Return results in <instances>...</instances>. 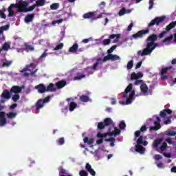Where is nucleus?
Returning a JSON list of instances; mask_svg holds the SVG:
<instances>
[{"instance_id":"f257e3e1","label":"nucleus","mask_w":176,"mask_h":176,"mask_svg":"<svg viewBox=\"0 0 176 176\" xmlns=\"http://www.w3.org/2000/svg\"><path fill=\"white\" fill-rule=\"evenodd\" d=\"M157 46H159V44L155 42L150 45H146V48L143 49V50L138 51V56H141V57L144 56H149Z\"/></svg>"},{"instance_id":"f03ea898","label":"nucleus","mask_w":176,"mask_h":176,"mask_svg":"<svg viewBox=\"0 0 176 176\" xmlns=\"http://www.w3.org/2000/svg\"><path fill=\"white\" fill-rule=\"evenodd\" d=\"M120 129H118L117 127L112 126L109 128L107 133L102 134L100 132L98 133L97 137L98 138H105L107 135H114L115 137H116V135H119V134H120Z\"/></svg>"},{"instance_id":"7ed1b4c3","label":"nucleus","mask_w":176,"mask_h":176,"mask_svg":"<svg viewBox=\"0 0 176 176\" xmlns=\"http://www.w3.org/2000/svg\"><path fill=\"white\" fill-rule=\"evenodd\" d=\"M35 67H36L35 63H30L29 65H27L26 68L21 71L22 74V76H25V77L30 76V73H27V71H29L30 72H31L32 76H34L35 74H36V71H38V69H36L34 71V69H35Z\"/></svg>"},{"instance_id":"20e7f679","label":"nucleus","mask_w":176,"mask_h":176,"mask_svg":"<svg viewBox=\"0 0 176 176\" xmlns=\"http://www.w3.org/2000/svg\"><path fill=\"white\" fill-rule=\"evenodd\" d=\"M144 76V74L141 72L135 73L133 72L131 75V80H135V86H140V85L144 84V80H140L141 78Z\"/></svg>"},{"instance_id":"39448f33","label":"nucleus","mask_w":176,"mask_h":176,"mask_svg":"<svg viewBox=\"0 0 176 176\" xmlns=\"http://www.w3.org/2000/svg\"><path fill=\"white\" fill-rule=\"evenodd\" d=\"M51 96H48L45 98L38 99L35 104L36 111L42 109L45 107V104H47L50 101Z\"/></svg>"},{"instance_id":"423d86ee","label":"nucleus","mask_w":176,"mask_h":176,"mask_svg":"<svg viewBox=\"0 0 176 176\" xmlns=\"http://www.w3.org/2000/svg\"><path fill=\"white\" fill-rule=\"evenodd\" d=\"M166 20V16H160V17H155L154 19L151 20V21L148 24V27H153V25H156L159 27L160 23H163Z\"/></svg>"},{"instance_id":"0eeeda50","label":"nucleus","mask_w":176,"mask_h":176,"mask_svg":"<svg viewBox=\"0 0 176 176\" xmlns=\"http://www.w3.org/2000/svg\"><path fill=\"white\" fill-rule=\"evenodd\" d=\"M176 25V21L171 22L169 25H168L166 28V31H162L160 34H159V38H162L164 36L165 34H167V32L171 31L173 28H175Z\"/></svg>"},{"instance_id":"6e6552de","label":"nucleus","mask_w":176,"mask_h":176,"mask_svg":"<svg viewBox=\"0 0 176 176\" xmlns=\"http://www.w3.org/2000/svg\"><path fill=\"white\" fill-rule=\"evenodd\" d=\"M18 5H19L18 12H28V9L27 8V6H28V2L20 1L18 2Z\"/></svg>"},{"instance_id":"1a4fd4ad","label":"nucleus","mask_w":176,"mask_h":176,"mask_svg":"<svg viewBox=\"0 0 176 176\" xmlns=\"http://www.w3.org/2000/svg\"><path fill=\"white\" fill-rule=\"evenodd\" d=\"M108 60H111V61H116V60H120V56L115 54H109L107 56H104L103 58V63H106V61H108Z\"/></svg>"},{"instance_id":"9d476101","label":"nucleus","mask_w":176,"mask_h":176,"mask_svg":"<svg viewBox=\"0 0 176 176\" xmlns=\"http://www.w3.org/2000/svg\"><path fill=\"white\" fill-rule=\"evenodd\" d=\"M157 41V34H153L148 36V37L146 39V46H149L153 45L154 42H156Z\"/></svg>"},{"instance_id":"9b49d317","label":"nucleus","mask_w":176,"mask_h":176,"mask_svg":"<svg viewBox=\"0 0 176 176\" xmlns=\"http://www.w3.org/2000/svg\"><path fill=\"white\" fill-rule=\"evenodd\" d=\"M146 34H149V29L140 30L136 34H133L132 37L137 39L138 38H142V36L146 35Z\"/></svg>"},{"instance_id":"f8f14e48","label":"nucleus","mask_w":176,"mask_h":176,"mask_svg":"<svg viewBox=\"0 0 176 176\" xmlns=\"http://www.w3.org/2000/svg\"><path fill=\"white\" fill-rule=\"evenodd\" d=\"M173 69V66H169V67H164L161 70V79H168V76H167V75H166V74H167V71H170V69Z\"/></svg>"},{"instance_id":"ddd939ff","label":"nucleus","mask_w":176,"mask_h":176,"mask_svg":"<svg viewBox=\"0 0 176 176\" xmlns=\"http://www.w3.org/2000/svg\"><path fill=\"white\" fill-rule=\"evenodd\" d=\"M146 130H148V127H146V126L145 124L142 125L140 127V129L139 131H136L135 132V133H134L135 138H138V137H140V135H141V133H145V131H146Z\"/></svg>"},{"instance_id":"4468645a","label":"nucleus","mask_w":176,"mask_h":176,"mask_svg":"<svg viewBox=\"0 0 176 176\" xmlns=\"http://www.w3.org/2000/svg\"><path fill=\"white\" fill-rule=\"evenodd\" d=\"M23 88L19 85H14L10 89V93H14V94H19V93H21Z\"/></svg>"},{"instance_id":"2eb2a0df","label":"nucleus","mask_w":176,"mask_h":176,"mask_svg":"<svg viewBox=\"0 0 176 176\" xmlns=\"http://www.w3.org/2000/svg\"><path fill=\"white\" fill-rule=\"evenodd\" d=\"M137 145H144V146H146L148 145V141H144V136L140 135L138 139L136 141Z\"/></svg>"},{"instance_id":"dca6fc26","label":"nucleus","mask_w":176,"mask_h":176,"mask_svg":"<svg viewBox=\"0 0 176 176\" xmlns=\"http://www.w3.org/2000/svg\"><path fill=\"white\" fill-rule=\"evenodd\" d=\"M10 93H12L10 92V91H9V90L5 89L1 94V97L4 100H10V97H12V95Z\"/></svg>"},{"instance_id":"f3484780","label":"nucleus","mask_w":176,"mask_h":176,"mask_svg":"<svg viewBox=\"0 0 176 176\" xmlns=\"http://www.w3.org/2000/svg\"><path fill=\"white\" fill-rule=\"evenodd\" d=\"M58 170L59 171V176H72V175H68V170L65 169L63 166H59Z\"/></svg>"},{"instance_id":"a211bd4d","label":"nucleus","mask_w":176,"mask_h":176,"mask_svg":"<svg viewBox=\"0 0 176 176\" xmlns=\"http://www.w3.org/2000/svg\"><path fill=\"white\" fill-rule=\"evenodd\" d=\"M85 170H87V171L88 173H89V174L92 176H96V171H94V169H93V168H91V165H90V164L87 163L85 165Z\"/></svg>"},{"instance_id":"6ab92c4d","label":"nucleus","mask_w":176,"mask_h":176,"mask_svg":"<svg viewBox=\"0 0 176 176\" xmlns=\"http://www.w3.org/2000/svg\"><path fill=\"white\" fill-rule=\"evenodd\" d=\"M167 113L168 115H171V113H173V111L170 109H166L160 111V115L161 118H166L167 116Z\"/></svg>"},{"instance_id":"aec40b11","label":"nucleus","mask_w":176,"mask_h":176,"mask_svg":"<svg viewBox=\"0 0 176 176\" xmlns=\"http://www.w3.org/2000/svg\"><path fill=\"white\" fill-rule=\"evenodd\" d=\"M97 14V12H89L83 14L82 17L83 19H91L94 20L93 17H94Z\"/></svg>"},{"instance_id":"412c9836","label":"nucleus","mask_w":176,"mask_h":176,"mask_svg":"<svg viewBox=\"0 0 176 176\" xmlns=\"http://www.w3.org/2000/svg\"><path fill=\"white\" fill-rule=\"evenodd\" d=\"M162 141H163L162 138H158L154 140L153 143V148H155L157 151H159L158 146L162 144Z\"/></svg>"},{"instance_id":"4be33fe9","label":"nucleus","mask_w":176,"mask_h":176,"mask_svg":"<svg viewBox=\"0 0 176 176\" xmlns=\"http://www.w3.org/2000/svg\"><path fill=\"white\" fill-rule=\"evenodd\" d=\"M46 91L47 92H56L57 91V88L54 86V84L50 83L49 85L46 87Z\"/></svg>"},{"instance_id":"5701e85b","label":"nucleus","mask_w":176,"mask_h":176,"mask_svg":"<svg viewBox=\"0 0 176 176\" xmlns=\"http://www.w3.org/2000/svg\"><path fill=\"white\" fill-rule=\"evenodd\" d=\"M133 90V84L130 83L128 87L125 89L124 93L122 95V98H127V94L130 93Z\"/></svg>"},{"instance_id":"b1692460","label":"nucleus","mask_w":176,"mask_h":176,"mask_svg":"<svg viewBox=\"0 0 176 176\" xmlns=\"http://www.w3.org/2000/svg\"><path fill=\"white\" fill-rule=\"evenodd\" d=\"M134 96H135V91H131L129 98L126 99V104L129 105L133 102V100H134Z\"/></svg>"},{"instance_id":"393cba45","label":"nucleus","mask_w":176,"mask_h":176,"mask_svg":"<svg viewBox=\"0 0 176 176\" xmlns=\"http://www.w3.org/2000/svg\"><path fill=\"white\" fill-rule=\"evenodd\" d=\"M36 89H37L38 93H41V94L47 92L46 86H45V85H43V84H39L38 85H37Z\"/></svg>"},{"instance_id":"a878e982","label":"nucleus","mask_w":176,"mask_h":176,"mask_svg":"<svg viewBox=\"0 0 176 176\" xmlns=\"http://www.w3.org/2000/svg\"><path fill=\"white\" fill-rule=\"evenodd\" d=\"M135 147V151L138 152V153L142 154L145 152V148H144V146H142L141 144H136Z\"/></svg>"},{"instance_id":"bb28decb","label":"nucleus","mask_w":176,"mask_h":176,"mask_svg":"<svg viewBox=\"0 0 176 176\" xmlns=\"http://www.w3.org/2000/svg\"><path fill=\"white\" fill-rule=\"evenodd\" d=\"M34 17H35V14H28L25 17V23H31L32 20H34Z\"/></svg>"},{"instance_id":"cd10ccee","label":"nucleus","mask_w":176,"mask_h":176,"mask_svg":"<svg viewBox=\"0 0 176 176\" xmlns=\"http://www.w3.org/2000/svg\"><path fill=\"white\" fill-rule=\"evenodd\" d=\"M174 38V35L170 34L169 36L165 38L162 42L163 43H166V45H170L171 43V41Z\"/></svg>"},{"instance_id":"c85d7f7f","label":"nucleus","mask_w":176,"mask_h":176,"mask_svg":"<svg viewBox=\"0 0 176 176\" xmlns=\"http://www.w3.org/2000/svg\"><path fill=\"white\" fill-rule=\"evenodd\" d=\"M56 86L57 89H63V87L67 86V82L63 80L58 81L56 82Z\"/></svg>"},{"instance_id":"c756f323","label":"nucleus","mask_w":176,"mask_h":176,"mask_svg":"<svg viewBox=\"0 0 176 176\" xmlns=\"http://www.w3.org/2000/svg\"><path fill=\"white\" fill-rule=\"evenodd\" d=\"M36 8H41V6H45L46 5V0H36L34 4Z\"/></svg>"},{"instance_id":"7c9ffc66","label":"nucleus","mask_w":176,"mask_h":176,"mask_svg":"<svg viewBox=\"0 0 176 176\" xmlns=\"http://www.w3.org/2000/svg\"><path fill=\"white\" fill-rule=\"evenodd\" d=\"M78 47H79V45H78V43H74V44L69 49V53H75V52H77Z\"/></svg>"},{"instance_id":"2f4dec72","label":"nucleus","mask_w":176,"mask_h":176,"mask_svg":"<svg viewBox=\"0 0 176 176\" xmlns=\"http://www.w3.org/2000/svg\"><path fill=\"white\" fill-rule=\"evenodd\" d=\"M83 141H84L85 144H87L88 145H92V144H94V139H93V138L89 139V138H87V137H85L83 139Z\"/></svg>"},{"instance_id":"473e14b6","label":"nucleus","mask_w":176,"mask_h":176,"mask_svg":"<svg viewBox=\"0 0 176 176\" xmlns=\"http://www.w3.org/2000/svg\"><path fill=\"white\" fill-rule=\"evenodd\" d=\"M140 90L142 93H148V85L145 83L142 84L140 85Z\"/></svg>"},{"instance_id":"72a5a7b5","label":"nucleus","mask_w":176,"mask_h":176,"mask_svg":"<svg viewBox=\"0 0 176 176\" xmlns=\"http://www.w3.org/2000/svg\"><path fill=\"white\" fill-rule=\"evenodd\" d=\"M115 38H116L115 39ZM109 38L110 39H115L114 40L115 43L119 42V39H120V34H111L109 36Z\"/></svg>"},{"instance_id":"f704fd0d","label":"nucleus","mask_w":176,"mask_h":176,"mask_svg":"<svg viewBox=\"0 0 176 176\" xmlns=\"http://www.w3.org/2000/svg\"><path fill=\"white\" fill-rule=\"evenodd\" d=\"M80 100L82 102H89L90 98L86 95H81L80 96Z\"/></svg>"},{"instance_id":"c9c22d12","label":"nucleus","mask_w":176,"mask_h":176,"mask_svg":"<svg viewBox=\"0 0 176 176\" xmlns=\"http://www.w3.org/2000/svg\"><path fill=\"white\" fill-rule=\"evenodd\" d=\"M103 123H104L105 126H111V124H113V121L110 118H107L104 119V120L103 121Z\"/></svg>"},{"instance_id":"e433bc0d","label":"nucleus","mask_w":176,"mask_h":176,"mask_svg":"<svg viewBox=\"0 0 176 176\" xmlns=\"http://www.w3.org/2000/svg\"><path fill=\"white\" fill-rule=\"evenodd\" d=\"M25 47L27 52H34V46L31 45L30 44H28V43H25Z\"/></svg>"},{"instance_id":"4c0bfd02","label":"nucleus","mask_w":176,"mask_h":176,"mask_svg":"<svg viewBox=\"0 0 176 176\" xmlns=\"http://www.w3.org/2000/svg\"><path fill=\"white\" fill-rule=\"evenodd\" d=\"M9 49H10V43L6 42L1 47V50H5V52H8Z\"/></svg>"},{"instance_id":"58836bf2","label":"nucleus","mask_w":176,"mask_h":176,"mask_svg":"<svg viewBox=\"0 0 176 176\" xmlns=\"http://www.w3.org/2000/svg\"><path fill=\"white\" fill-rule=\"evenodd\" d=\"M60 8V4L58 3H54L50 6L51 10H57Z\"/></svg>"},{"instance_id":"ea45409f","label":"nucleus","mask_w":176,"mask_h":176,"mask_svg":"<svg viewBox=\"0 0 176 176\" xmlns=\"http://www.w3.org/2000/svg\"><path fill=\"white\" fill-rule=\"evenodd\" d=\"M16 116H17V113L10 112V113H7V118L8 119H14V118H16Z\"/></svg>"},{"instance_id":"a19ab883","label":"nucleus","mask_w":176,"mask_h":176,"mask_svg":"<svg viewBox=\"0 0 176 176\" xmlns=\"http://www.w3.org/2000/svg\"><path fill=\"white\" fill-rule=\"evenodd\" d=\"M167 142H162L161 146L160 147L159 151H162V152H164V151H166V149H167Z\"/></svg>"},{"instance_id":"79ce46f5","label":"nucleus","mask_w":176,"mask_h":176,"mask_svg":"<svg viewBox=\"0 0 176 176\" xmlns=\"http://www.w3.org/2000/svg\"><path fill=\"white\" fill-rule=\"evenodd\" d=\"M78 107V104L74 102H70L69 104V111L70 112H72L75 108Z\"/></svg>"},{"instance_id":"37998d69","label":"nucleus","mask_w":176,"mask_h":176,"mask_svg":"<svg viewBox=\"0 0 176 176\" xmlns=\"http://www.w3.org/2000/svg\"><path fill=\"white\" fill-rule=\"evenodd\" d=\"M154 124L155 127H157L158 129L162 127V126L160 125V118L159 117L156 118V120L154 122Z\"/></svg>"},{"instance_id":"c03bdc74","label":"nucleus","mask_w":176,"mask_h":176,"mask_svg":"<svg viewBox=\"0 0 176 176\" xmlns=\"http://www.w3.org/2000/svg\"><path fill=\"white\" fill-rule=\"evenodd\" d=\"M83 78H86V75L81 74H78L74 78V80H80V79H83Z\"/></svg>"},{"instance_id":"a18cd8bd","label":"nucleus","mask_w":176,"mask_h":176,"mask_svg":"<svg viewBox=\"0 0 176 176\" xmlns=\"http://www.w3.org/2000/svg\"><path fill=\"white\" fill-rule=\"evenodd\" d=\"M101 60H102L101 58H98L97 59V62L94 64V66L92 67V69H94V71L97 70V67H98V64H100V61H101Z\"/></svg>"},{"instance_id":"49530a36","label":"nucleus","mask_w":176,"mask_h":176,"mask_svg":"<svg viewBox=\"0 0 176 176\" xmlns=\"http://www.w3.org/2000/svg\"><path fill=\"white\" fill-rule=\"evenodd\" d=\"M133 65H134V60H129L126 65L127 69H131V68H133Z\"/></svg>"},{"instance_id":"de8ad7c7","label":"nucleus","mask_w":176,"mask_h":176,"mask_svg":"<svg viewBox=\"0 0 176 176\" xmlns=\"http://www.w3.org/2000/svg\"><path fill=\"white\" fill-rule=\"evenodd\" d=\"M105 126H106V125H105V124L104 123V122H99L98 124V129H99V130H104V129H105Z\"/></svg>"},{"instance_id":"09e8293b","label":"nucleus","mask_w":176,"mask_h":176,"mask_svg":"<svg viewBox=\"0 0 176 176\" xmlns=\"http://www.w3.org/2000/svg\"><path fill=\"white\" fill-rule=\"evenodd\" d=\"M13 63V61L12 60H6V62H4L2 65L3 68H4V67H10V65H12V63Z\"/></svg>"},{"instance_id":"8fccbe9b","label":"nucleus","mask_w":176,"mask_h":176,"mask_svg":"<svg viewBox=\"0 0 176 176\" xmlns=\"http://www.w3.org/2000/svg\"><path fill=\"white\" fill-rule=\"evenodd\" d=\"M12 98L14 102H17V101L20 100V95H19L18 94H15L14 96H12Z\"/></svg>"},{"instance_id":"3c124183","label":"nucleus","mask_w":176,"mask_h":176,"mask_svg":"<svg viewBox=\"0 0 176 176\" xmlns=\"http://www.w3.org/2000/svg\"><path fill=\"white\" fill-rule=\"evenodd\" d=\"M63 47H64V43H60L58 45H56V47L54 48V51L61 50Z\"/></svg>"},{"instance_id":"603ef678","label":"nucleus","mask_w":176,"mask_h":176,"mask_svg":"<svg viewBox=\"0 0 176 176\" xmlns=\"http://www.w3.org/2000/svg\"><path fill=\"white\" fill-rule=\"evenodd\" d=\"M6 10L3 9V10H0V18L1 19H6V14H5V12Z\"/></svg>"},{"instance_id":"864d4df0","label":"nucleus","mask_w":176,"mask_h":176,"mask_svg":"<svg viewBox=\"0 0 176 176\" xmlns=\"http://www.w3.org/2000/svg\"><path fill=\"white\" fill-rule=\"evenodd\" d=\"M56 142L59 145H64V144H65V140H64V138H60L58 140H56Z\"/></svg>"},{"instance_id":"5fc2aeb1","label":"nucleus","mask_w":176,"mask_h":176,"mask_svg":"<svg viewBox=\"0 0 176 176\" xmlns=\"http://www.w3.org/2000/svg\"><path fill=\"white\" fill-rule=\"evenodd\" d=\"M175 135L176 132L175 131H169L166 133V135H168V137H174Z\"/></svg>"},{"instance_id":"6e6d98bb","label":"nucleus","mask_w":176,"mask_h":176,"mask_svg":"<svg viewBox=\"0 0 176 176\" xmlns=\"http://www.w3.org/2000/svg\"><path fill=\"white\" fill-rule=\"evenodd\" d=\"M7 122H8V120H6L5 117L3 118H0V126H5Z\"/></svg>"},{"instance_id":"4d7b16f0","label":"nucleus","mask_w":176,"mask_h":176,"mask_svg":"<svg viewBox=\"0 0 176 176\" xmlns=\"http://www.w3.org/2000/svg\"><path fill=\"white\" fill-rule=\"evenodd\" d=\"M119 127L120 130H123V129H126V122H124V121H121L119 124Z\"/></svg>"},{"instance_id":"13d9d810","label":"nucleus","mask_w":176,"mask_h":176,"mask_svg":"<svg viewBox=\"0 0 176 176\" xmlns=\"http://www.w3.org/2000/svg\"><path fill=\"white\" fill-rule=\"evenodd\" d=\"M127 12L126 11L125 8H122L120 11L119 12V16H124Z\"/></svg>"},{"instance_id":"bf43d9fd","label":"nucleus","mask_w":176,"mask_h":176,"mask_svg":"<svg viewBox=\"0 0 176 176\" xmlns=\"http://www.w3.org/2000/svg\"><path fill=\"white\" fill-rule=\"evenodd\" d=\"M79 175L80 176H89V173H87V172H86V170H81L79 172Z\"/></svg>"},{"instance_id":"052dcab7","label":"nucleus","mask_w":176,"mask_h":176,"mask_svg":"<svg viewBox=\"0 0 176 176\" xmlns=\"http://www.w3.org/2000/svg\"><path fill=\"white\" fill-rule=\"evenodd\" d=\"M116 47H117L116 45H113L112 47H111V48L107 50L108 54H111V53H112L113 50L116 49Z\"/></svg>"},{"instance_id":"680f3d73","label":"nucleus","mask_w":176,"mask_h":176,"mask_svg":"<svg viewBox=\"0 0 176 176\" xmlns=\"http://www.w3.org/2000/svg\"><path fill=\"white\" fill-rule=\"evenodd\" d=\"M63 19H58V20H56V21H54L52 23V25H55V24H61V23H63Z\"/></svg>"},{"instance_id":"e2e57ef3","label":"nucleus","mask_w":176,"mask_h":176,"mask_svg":"<svg viewBox=\"0 0 176 176\" xmlns=\"http://www.w3.org/2000/svg\"><path fill=\"white\" fill-rule=\"evenodd\" d=\"M148 3H149L148 10H151V9L153 8V5H155V3H153V0H149Z\"/></svg>"},{"instance_id":"0e129e2a","label":"nucleus","mask_w":176,"mask_h":176,"mask_svg":"<svg viewBox=\"0 0 176 176\" xmlns=\"http://www.w3.org/2000/svg\"><path fill=\"white\" fill-rule=\"evenodd\" d=\"M10 27V25L7 24V25H4V26H1V27H0V28H1V30H2L3 31H6V30H9Z\"/></svg>"},{"instance_id":"69168bd1","label":"nucleus","mask_w":176,"mask_h":176,"mask_svg":"<svg viewBox=\"0 0 176 176\" xmlns=\"http://www.w3.org/2000/svg\"><path fill=\"white\" fill-rule=\"evenodd\" d=\"M111 43V39H104L103 41V45L107 46V45H109Z\"/></svg>"},{"instance_id":"338daca9","label":"nucleus","mask_w":176,"mask_h":176,"mask_svg":"<svg viewBox=\"0 0 176 176\" xmlns=\"http://www.w3.org/2000/svg\"><path fill=\"white\" fill-rule=\"evenodd\" d=\"M154 159H155V160H161V159H163V157H162V155H160L156 154L154 156Z\"/></svg>"},{"instance_id":"774afa93","label":"nucleus","mask_w":176,"mask_h":176,"mask_svg":"<svg viewBox=\"0 0 176 176\" xmlns=\"http://www.w3.org/2000/svg\"><path fill=\"white\" fill-rule=\"evenodd\" d=\"M36 8V6H35V4H34L32 6L28 8V12H32V10H34V9H35Z\"/></svg>"}]
</instances>
